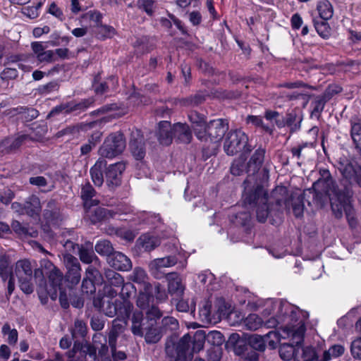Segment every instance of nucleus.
I'll return each instance as SVG.
<instances>
[{
	"label": "nucleus",
	"instance_id": "12",
	"mask_svg": "<svg viewBox=\"0 0 361 361\" xmlns=\"http://www.w3.org/2000/svg\"><path fill=\"white\" fill-rule=\"evenodd\" d=\"M166 280L168 283L167 291L171 297V302L173 304V301L183 298L185 287L180 275L176 272L168 273L166 276Z\"/></svg>",
	"mask_w": 361,
	"mask_h": 361
},
{
	"label": "nucleus",
	"instance_id": "46",
	"mask_svg": "<svg viewBox=\"0 0 361 361\" xmlns=\"http://www.w3.org/2000/svg\"><path fill=\"white\" fill-rule=\"evenodd\" d=\"M317 11L322 21L330 19L333 16V8L329 1L321 2L317 6Z\"/></svg>",
	"mask_w": 361,
	"mask_h": 361
},
{
	"label": "nucleus",
	"instance_id": "59",
	"mask_svg": "<svg viewBox=\"0 0 361 361\" xmlns=\"http://www.w3.org/2000/svg\"><path fill=\"white\" fill-rule=\"evenodd\" d=\"M204 99V95L200 93H197L195 95L183 99L181 103L185 106H197L202 104Z\"/></svg>",
	"mask_w": 361,
	"mask_h": 361
},
{
	"label": "nucleus",
	"instance_id": "3",
	"mask_svg": "<svg viewBox=\"0 0 361 361\" xmlns=\"http://www.w3.org/2000/svg\"><path fill=\"white\" fill-rule=\"evenodd\" d=\"M307 316L306 312L297 307L288 303H281L279 314L276 317L269 319L266 322V325L269 328H274L281 324L282 337L283 338L290 337L293 343H299L303 341L305 331V320Z\"/></svg>",
	"mask_w": 361,
	"mask_h": 361
},
{
	"label": "nucleus",
	"instance_id": "2",
	"mask_svg": "<svg viewBox=\"0 0 361 361\" xmlns=\"http://www.w3.org/2000/svg\"><path fill=\"white\" fill-rule=\"evenodd\" d=\"M319 172L320 177L317 179V204L319 203L321 207H323L329 202L337 219L343 216L344 211L350 226L355 227L357 222L354 217V209L350 204L353 191L347 187L343 190L338 189L329 170L320 169Z\"/></svg>",
	"mask_w": 361,
	"mask_h": 361
},
{
	"label": "nucleus",
	"instance_id": "41",
	"mask_svg": "<svg viewBox=\"0 0 361 361\" xmlns=\"http://www.w3.org/2000/svg\"><path fill=\"white\" fill-rule=\"evenodd\" d=\"M302 118L298 117L295 112L291 111L285 116L286 126L290 128L291 133L298 130L300 128Z\"/></svg>",
	"mask_w": 361,
	"mask_h": 361
},
{
	"label": "nucleus",
	"instance_id": "39",
	"mask_svg": "<svg viewBox=\"0 0 361 361\" xmlns=\"http://www.w3.org/2000/svg\"><path fill=\"white\" fill-rule=\"evenodd\" d=\"M28 137L27 135H21L14 139H6L2 144L6 147L7 152H11L18 149Z\"/></svg>",
	"mask_w": 361,
	"mask_h": 361
},
{
	"label": "nucleus",
	"instance_id": "55",
	"mask_svg": "<svg viewBox=\"0 0 361 361\" xmlns=\"http://www.w3.org/2000/svg\"><path fill=\"white\" fill-rule=\"evenodd\" d=\"M154 293L157 301L158 302H164L168 299V293L159 282H156L153 285V294Z\"/></svg>",
	"mask_w": 361,
	"mask_h": 361
},
{
	"label": "nucleus",
	"instance_id": "18",
	"mask_svg": "<svg viewBox=\"0 0 361 361\" xmlns=\"http://www.w3.org/2000/svg\"><path fill=\"white\" fill-rule=\"evenodd\" d=\"M187 340H188V337H185L176 348L173 339H166L165 352L170 359L169 361H185V355L183 353V348L188 345Z\"/></svg>",
	"mask_w": 361,
	"mask_h": 361
},
{
	"label": "nucleus",
	"instance_id": "9",
	"mask_svg": "<svg viewBox=\"0 0 361 361\" xmlns=\"http://www.w3.org/2000/svg\"><path fill=\"white\" fill-rule=\"evenodd\" d=\"M177 262L178 258L175 255L156 258L149 262V271L156 279H166L167 274L164 272V269L173 267Z\"/></svg>",
	"mask_w": 361,
	"mask_h": 361
},
{
	"label": "nucleus",
	"instance_id": "47",
	"mask_svg": "<svg viewBox=\"0 0 361 361\" xmlns=\"http://www.w3.org/2000/svg\"><path fill=\"white\" fill-rule=\"evenodd\" d=\"M92 341L95 345H101V347L98 350V354L99 356L104 357L107 355L109 352V346L106 344V338L102 334H94L92 337Z\"/></svg>",
	"mask_w": 361,
	"mask_h": 361
},
{
	"label": "nucleus",
	"instance_id": "53",
	"mask_svg": "<svg viewBox=\"0 0 361 361\" xmlns=\"http://www.w3.org/2000/svg\"><path fill=\"white\" fill-rule=\"evenodd\" d=\"M247 165L245 164V159L240 156L235 159L231 166V173L234 176H240L246 171Z\"/></svg>",
	"mask_w": 361,
	"mask_h": 361
},
{
	"label": "nucleus",
	"instance_id": "14",
	"mask_svg": "<svg viewBox=\"0 0 361 361\" xmlns=\"http://www.w3.org/2000/svg\"><path fill=\"white\" fill-rule=\"evenodd\" d=\"M228 127L226 119L219 118L209 121L207 124L208 138L214 142H219L228 130Z\"/></svg>",
	"mask_w": 361,
	"mask_h": 361
},
{
	"label": "nucleus",
	"instance_id": "51",
	"mask_svg": "<svg viewBox=\"0 0 361 361\" xmlns=\"http://www.w3.org/2000/svg\"><path fill=\"white\" fill-rule=\"evenodd\" d=\"M87 333L86 324L80 319H76L74 322V328L72 330L73 338H85Z\"/></svg>",
	"mask_w": 361,
	"mask_h": 361
},
{
	"label": "nucleus",
	"instance_id": "49",
	"mask_svg": "<svg viewBox=\"0 0 361 361\" xmlns=\"http://www.w3.org/2000/svg\"><path fill=\"white\" fill-rule=\"evenodd\" d=\"M244 324L247 329L255 331L262 326V320L257 314H250L245 319Z\"/></svg>",
	"mask_w": 361,
	"mask_h": 361
},
{
	"label": "nucleus",
	"instance_id": "20",
	"mask_svg": "<svg viewBox=\"0 0 361 361\" xmlns=\"http://www.w3.org/2000/svg\"><path fill=\"white\" fill-rule=\"evenodd\" d=\"M161 245V239L149 233L142 234L136 240L135 245L141 252H149Z\"/></svg>",
	"mask_w": 361,
	"mask_h": 361
},
{
	"label": "nucleus",
	"instance_id": "58",
	"mask_svg": "<svg viewBox=\"0 0 361 361\" xmlns=\"http://www.w3.org/2000/svg\"><path fill=\"white\" fill-rule=\"evenodd\" d=\"M96 284L97 283L89 279V278L87 279L86 277H84L81 285V290L82 293L87 295L94 294L96 292Z\"/></svg>",
	"mask_w": 361,
	"mask_h": 361
},
{
	"label": "nucleus",
	"instance_id": "34",
	"mask_svg": "<svg viewBox=\"0 0 361 361\" xmlns=\"http://www.w3.org/2000/svg\"><path fill=\"white\" fill-rule=\"evenodd\" d=\"M116 213L106 208L98 207L94 211V213L90 216V221L92 224H97L102 221L108 220L114 217Z\"/></svg>",
	"mask_w": 361,
	"mask_h": 361
},
{
	"label": "nucleus",
	"instance_id": "52",
	"mask_svg": "<svg viewBox=\"0 0 361 361\" xmlns=\"http://www.w3.org/2000/svg\"><path fill=\"white\" fill-rule=\"evenodd\" d=\"M179 327L178 320L173 317H165L161 320V331L164 332L174 331Z\"/></svg>",
	"mask_w": 361,
	"mask_h": 361
},
{
	"label": "nucleus",
	"instance_id": "57",
	"mask_svg": "<svg viewBox=\"0 0 361 361\" xmlns=\"http://www.w3.org/2000/svg\"><path fill=\"white\" fill-rule=\"evenodd\" d=\"M19 114L25 121H31L39 116V112L34 108L20 107Z\"/></svg>",
	"mask_w": 361,
	"mask_h": 361
},
{
	"label": "nucleus",
	"instance_id": "35",
	"mask_svg": "<svg viewBox=\"0 0 361 361\" xmlns=\"http://www.w3.org/2000/svg\"><path fill=\"white\" fill-rule=\"evenodd\" d=\"M156 325L147 324L145 327L146 331L145 334V340L147 343H157L161 337V330L155 326Z\"/></svg>",
	"mask_w": 361,
	"mask_h": 361
},
{
	"label": "nucleus",
	"instance_id": "5",
	"mask_svg": "<svg viewBox=\"0 0 361 361\" xmlns=\"http://www.w3.org/2000/svg\"><path fill=\"white\" fill-rule=\"evenodd\" d=\"M253 147L249 142L248 136L241 130L229 131L224 142V150L228 156H233L240 152L250 153Z\"/></svg>",
	"mask_w": 361,
	"mask_h": 361
},
{
	"label": "nucleus",
	"instance_id": "33",
	"mask_svg": "<svg viewBox=\"0 0 361 361\" xmlns=\"http://www.w3.org/2000/svg\"><path fill=\"white\" fill-rule=\"evenodd\" d=\"M130 315V314L128 315L116 314V318L112 321V327L109 333H113L115 335L119 336L126 329Z\"/></svg>",
	"mask_w": 361,
	"mask_h": 361
},
{
	"label": "nucleus",
	"instance_id": "10",
	"mask_svg": "<svg viewBox=\"0 0 361 361\" xmlns=\"http://www.w3.org/2000/svg\"><path fill=\"white\" fill-rule=\"evenodd\" d=\"M63 262L66 268V281L71 286L78 284L81 279V267L78 259L71 254H66Z\"/></svg>",
	"mask_w": 361,
	"mask_h": 361
},
{
	"label": "nucleus",
	"instance_id": "26",
	"mask_svg": "<svg viewBox=\"0 0 361 361\" xmlns=\"http://www.w3.org/2000/svg\"><path fill=\"white\" fill-rule=\"evenodd\" d=\"M173 137L177 142L188 144L192 138V132L186 123H177L173 126Z\"/></svg>",
	"mask_w": 361,
	"mask_h": 361
},
{
	"label": "nucleus",
	"instance_id": "36",
	"mask_svg": "<svg viewBox=\"0 0 361 361\" xmlns=\"http://www.w3.org/2000/svg\"><path fill=\"white\" fill-rule=\"evenodd\" d=\"M345 348L340 344L331 345L328 350H324L320 361H330L333 358H337L345 353Z\"/></svg>",
	"mask_w": 361,
	"mask_h": 361
},
{
	"label": "nucleus",
	"instance_id": "4",
	"mask_svg": "<svg viewBox=\"0 0 361 361\" xmlns=\"http://www.w3.org/2000/svg\"><path fill=\"white\" fill-rule=\"evenodd\" d=\"M120 288L121 289L118 295L122 300H108L106 303H103L102 310L109 317H114L116 314L128 315L133 311V305L130 301V298L136 291L134 285L130 282H124Z\"/></svg>",
	"mask_w": 361,
	"mask_h": 361
},
{
	"label": "nucleus",
	"instance_id": "25",
	"mask_svg": "<svg viewBox=\"0 0 361 361\" xmlns=\"http://www.w3.org/2000/svg\"><path fill=\"white\" fill-rule=\"evenodd\" d=\"M78 247V255L82 262L90 264L94 263V265L100 266V260L94 254L92 249V245L90 243H87L84 245Z\"/></svg>",
	"mask_w": 361,
	"mask_h": 361
},
{
	"label": "nucleus",
	"instance_id": "38",
	"mask_svg": "<svg viewBox=\"0 0 361 361\" xmlns=\"http://www.w3.org/2000/svg\"><path fill=\"white\" fill-rule=\"evenodd\" d=\"M102 133L97 131L92 134L87 143L80 147L81 155L88 154L101 141Z\"/></svg>",
	"mask_w": 361,
	"mask_h": 361
},
{
	"label": "nucleus",
	"instance_id": "44",
	"mask_svg": "<svg viewBox=\"0 0 361 361\" xmlns=\"http://www.w3.org/2000/svg\"><path fill=\"white\" fill-rule=\"evenodd\" d=\"M11 228L16 233L23 236L29 235L35 238L38 234L35 229L24 226L18 221H13L11 224Z\"/></svg>",
	"mask_w": 361,
	"mask_h": 361
},
{
	"label": "nucleus",
	"instance_id": "22",
	"mask_svg": "<svg viewBox=\"0 0 361 361\" xmlns=\"http://www.w3.org/2000/svg\"><path fill=\"white\" fill-rule=\"evenodd\" d=\"M271 338L277 340L279 338V333L275 331H270L264 336L257 334L252 335L248 338V345L250 348L259 352H263L266 348V341H267L268 338Z\"/></svg>",
	"mask_w": 361,
	"mask_h": 361
},
{
	"label": "nucleus",
	"instance_id": "37",
	"mask_svg": "<svg viewBox=\"0 0 361 361\" xmlns=\"http://www.w3.org/2000/svg\"><path fill=\"white\" fill-rule=\"evenodd\" d=\"M316 357V350L312 347L300 348L298 345L295 361H313Z\"/></svg>",
	"mask_w": 361,
	"mask_h": 361
},
{
	"label": "nucleus",
	"instance_id": "64",
	"mask_svg": "<svg viewBox=\"0 0 361 361\" xmlns=\"http://www.w3.org/2000/svg\"><path fill=\"white\" fill-rule=\"evenodd\" d=\"M350 353L354 359L361 360V337L351 343Z\"/></svg>",
	"mask_w": 361,
	"mask_h": 361
},
{
	"label": "nucleus",
	"instance_id": "23",
	"mask_svg": "<svg viewBox=\"0 0 361 361\" xmlns=\"http://www.w3.org/2000/svg\"><path fill=\"white\" fill-rule=\"evenodd\" d=\"M153 302V285L145 284V288L139 291L136 299V305L140 310H145L152 305H154Z\"/></svg>",
	"mask_w": 361,
	"mask_h": 361
},
{
	"label": "nucleus",
	"instance_id": "17",
	"mask_svg": "<svg viewBox=\"0 0 361 361\" xmlns=\"http://www.w3.org/2000/svg\"><path fill=\"white\" fill-rule=\"evenodd\" d=\"M11 262L8 256L5 255L0 256V277L3 281L8 279L7 293L11 295L15 289L14 274Z\"/></svg>",
	"mask_w": 361,
	"mask_h": 361
},
{
	"label": "nucleus",
	"instance_id": "13",
	"mask_svg": "<svg viewBox=\"0 0 361 361\" xmlns=\"http://www.w3.org/2000/svg\"><path fill=\"white\" fill-rule=\"evenodd\" d=\"M42 217L47 225H59L63 220L60 207L55 200H49L46 202L42 211Z\"/></svg>",
	"mask_w": 361,
	"mask_h": 361
},
{
	"label": "nucleus",
	"instance_id": "7",
	"mask_svg": "<svg viewBox=\"0 0 361 361\" xmlns=\"http://www.w3.org/2000/svg\"><path fill=\"white\" fill-rule=\"evenodd\" d=\"M354 159H349L346 157H341L336 164V167L343 178L349 183L355 181L361 188V166H355Z\"/></svg>",
	"mask_w": 361,
	"mask_h": 361
},
{
	"label": "nucleus",
	"instance_id": "50",
	"mask_svg": "<svg viewBox=\"0 0 361 361\" xmlns=\"http://www.w3.org/2000/svg\"><path fill=\"white\" fill-rule=\"evenodd\" d=\"M85 277H86L87 279L89 278V279H90L97 284H102L104 281V277L102 276L100 271L92 265H90L86 269Z\"/></svg>",
	"mask_w": 361,
	"mask_h": 361
},
{
	"label": "nucleus",
	"instance_id": "27",
	"mask_svg": "<svg viewBox=\"0 0 361 361\" xmlns=\"http://www.w3.org/2000/svg\"><path fill=\"white\" fill-rule=\"evenodd\" d=\"M157 135L160 144L169 145L173 138V127H171V123L166 121L159 122Z\"/></svg>",
	"mask_w": 361,
	"mask_h": 361
},
{
	"label": "nucleus",
	"instance_id": "32",
	"mask_svg": "<svg viewBox=\"0 0 361 361\" xmlns=\"http://www.w3.org/2000/svg\"><path fill=\"white\" fill-rule=\"evenodd\" d=\"M103 283L106 285L119 288L121 286L123 285L124 279L120 274L116 272L114 270L107 269L104 271Z\"/></svg>",
	"mask_w": 361,
	"mask_h": 361
},
{
	"label": "nucleus",
	"instance_id": "61",
	"mask_svg": "<svg viewBox=\"0 0 361 361\" xmlns=\"http://www.w3.org/2000/svg\"><path fill=\"white\" fill-rule=\"evenodd\" d=\"M207 341L214 345H221L224 341L223 334L217 331H210L207 336Z\"/></svg>",
	"mask_w": 361,
	"mask_h": 361
},
{
	"label": "nucleus",
	"instance_id": "11",
	"mask_svg": "<svg viewBox=\"0 0 361 361\" xmlns=\"http://www.w3.org/2000/svg\"><path fill=\"white\" fill-rule=\"evenodd\" d=\"M129 149L136 160H142L146 154V145L140 130L133 128L129 140Z\"/></svg>",
	"mask_w": 361,
	"mask_h": 361
},
{
	"label": "nucleus",
	"instance_id": "43",
	"mask_svg": "<svg viewBox=\"0 0 361 361\" xmlns=\"http://www.w3.org/2000/svg\"><path fill=\"white\" fill-rule=\"evenodd\" d=\"M94 249L98 254L102 256H106L107 258H109L114 252L112 244L107 240H99L96 243Z\"/></svg>",
	"mask_w": 361,
	"mask_h": 361
},
{
	"label": "nucleus",
	"instance_id": "42",
	"mask_svg": "<svg viewBox=\"0 0 361 361\" xmlns=\"http://www.w3.org/2000/svg\"><path fill=\"white\" fill-rule=\"evenodd\" d=\"M130 279L133 282L140 284L142 288H145V284H151L148 280V276L145 269L141 267H135L130 275Z\"/></svg>",
	"mask_w": 361,
	"mask_h": 361
},
{
	"label": "nucleus",
	"instance_id": "60",
	"mask_svg": "<svg viewBox=\"0 0 361 361\" xmlns=\"http://www.w3.org/2000/svg\"><path fill=\"white\" fill-rule=\"evenodd\" d=\"M20 290L25 294H31L34 291L32 278L18 279Z\"/></svg>",
	"mask_w": 361,
	"mask_h": 361
},
{
	"label": "nucleus",
	"instance_id": "6",
	"mask_svg": "<svg viewBox=\"0 0 361 361\" xmlns=\"http://www.w3.org/2000/svg\"><path fill=\"white\" fill-rule=\"evenodd\" d=\"M126 148V140L120 132L110 134L99 149V154L105 158H114L121 154Z\"/></svg>",
	"mask_w": 361,
	"mask_h": 361
},
{
	"label": "nucleus",
	"instance_id": "56",
	"mask_svg": "<svg viewBox=\"0 0 361 361\" xmlns=\"http://www.w3.org/2000/svg\"><path fill=\"white\" fill-rule=\"evenodd\" d=\"M71 113V108L70 102H65V103H61L59 105H57L55 107H54L51 110V111L49 113L47 117L49 118L51 116H54L59 114H69Z\"/></svg>",
	"mask_w": 361,
	"mask_h": 361
},
{
	"label": "nucleus",
	"instance_id": "63",
	"mask_svg": "<svg viewBox=\"0 0 361 361\" xmlns=\"http://www.w3.org/2000/svg\"><path fill=\"white\" fill-rule=\"evenodd\" d=\"M95 190L90 183H86L81 188V198L86 202L94 196Z\"/></svg>",
	"mask_w": 361,
	"mask_h": 361
},
{
	"label": "nucleus",
	"instance_id": "24",
	"mask_svg": "<svg viewBox=\"0 0 361 361\" xmlns=\"http://www.w3.org/2000/svg\"><path fill=\"white\" fill-rule=\"evenodd\" d=\"M24 210L25 214L35 219H39L42 212L39 198L35 195L29 196L24 202Z\"/></svg>",
	"mask_w": 361,
	"mask_h": 361
},
{
	"label": "nucleus",
	"instance_id": "8",
	"mask_svg": "<svg viewBox=\"0 0 361 361\" xmlns=\"http://www.w3.org/2000/svg\"><path fill=\"white\" fill-rule=\"evenodd\" d=\"M94 345L87 341H75L73 348L66 353V355L70 359L74 358L76 356L77 359L75 360L78 361H87V357L90 359V361H99L97 355V348Z\"/></svg>",
	"mask_w": 361,
	"mask_h": 361
},
{
	"label": "nucleus",
	"instance_id": "15",
	"mask_svg": "<svg viewBox=\"0 0 361 361\" xmlns=\"http://www.w3.org/2000/svg\"><path fill=\"white\" fill-rule=\"evenodd\" d=\"M126 169L124 162L111 164L106 171V183L110 189H114L121 183L122 173Z\"/></svg>",
	"mask_w": 361,
	"mask_h": 361
},
{
	"label": "nucleus",
	"instance_id": "30",
	"mask_svg": "<svg viewBox=\"0 0 361 361\" xmlns=\"http://www.w3.org/2000/svg\"><path fill=\"white\" fill-rule=\"evenodd\" d=\"M106 161L99 159L90 169V175L94 184L96 186H102L104 183L103 169L106 167Z\"/></svg>",
	"mask_w": 361,
	"mask_h": 361
},
{
	"label": "nucleus",
	"instance_id": "48",
	"mask_svg": "<svg viewBox=\"0 0 361 361\" xmlns=\"http://www.w3.org/2000/svg\"><path fill=\"white\" fill-rule=\"evenodd\" d=\"M94 99L92 98H88L82 100L78 103H75L73 101L70 102L71 113L75 112L77 114H80L81 112L87 110L90 106H91L94 103Z\"/></svg>",
	"mask_w": 361,
	"mask_h": 361
},
{
	"label": "nucleus",
	"instance_id": "40",
	"mask_svg": "<svg viewBox=\"0 0 361 361\" xmlns=\"http://www.w3.org/2000/svg\"><path fill=\"white\" fill-rule=\"evenodd\" d=\"M145 315L147 324L156 325L157 321L162 317L163 312L157 306L152 305L145 310Z\"/></svg>",
	"mask_w": 361,
	"mask_h": 361
},
{
	"label": "nucleus",
	"instance_id": "21",
	"mask_svg": "<svg viewBox=\"0 0 361 361\" xmlns=\"http://www.w3.org/2000/svg\"><path fill=\"white\" fill-rule=\"evenodd\" d=\"M107 262L110 267L119 271H128L132 268L130 259L124 254L120 252L114 253L107 258Z\"/></svg>",
	"mask_w": 361,
	"mask_h": 361
},
{
	"label": "nucleus",
	"instance_id": "62",
	"mask_svg": "<svg viewBox=\"0 0 361 361\" xmlns=\"http://www.w3.org/2000/svg\"><path fill=\"white\" fill-rule=\"evenodd\" d=\"M195 135L201 141H206L208 139L207 124L206 122L202 125L192 126Z\"/></svg>",
	"mask_w": 361,
	"mask_h": 361
},
{
	"label": "nucleus",
	"instance_id": "31",
	"mask_svg": "<svg viewBox=\"0 0 361 361\" xmlns=\"http://www.w3.org/2000/svg\"><path fill=\"white\" fill-rule=\"evenodd\" d=\"M291 341L290 343H281L279 346V355L283 360H290L293 359L295 360V357L297 351V347L300 344L302 341L299 343H293V341L290 337L288 338Z\"/></svg>",
	"mask_w": 361,
	"mask_h": 361
},
{
	"label": "nucleus",
	"instance_id": "19",
	"mask_svg": "<svg viewBox=\"0 0 361 361\" xmlns=\"http://www.w3.org/2000/svg\"><path fill=\"white\" fill-rule=\"evenodd\" d=\"M48 275L50 288L47 290V293L52 300H55L58 297V289L61 287L63 279V274L59 269L56 268L50 272H46Z\"/></svg>",
	"mask_w": 361,
	"mask_h": 361
},
{
	"label": "nucleus",
	"instance_id": "1",
	"mask_svg": "<svg viewBox=\"0 0 361 361\" xmlns=\"http://www.w3.org/2000/svg\"><path fill=\"white\" fill-rule=\"evenodd\" d=\"M265 149L259 147L250 157L247 163L246 172L248 173L243 185V203L246 206L255 207L256 217L259 222L264 223L270 218L272 224H276L285 210H293L296 217H300L304 212L303 194L294 192L290 198H287L285 188H279L274 191L271 196L264 190L262 183L257 180L259 171L263 172V178L267 179L269 170L261 169L264 161Z\"/></svg>",
	"mask_w": 361,
	"mask_h": 361
},
{
	"label": "nucleus",
	"instance_id": "45",
	"mask_svg": "<svg viewBox=\"0 0 361 361\" xmlns=\"http://www.w3.org/2000/svg\"><path fill=\"white\" fill-rule=\"evenodd\" d=\"M341 91V88L337 86H329L326 90L325 92L322 95V98L317 100V111L319 109H323L324 104L329 101L334 94L338 93Z\"/></svg>",
	"mask_w": 361,
	"mask_h": 361
},
{
	"label": "nucleus",
	"instance_id": "28",
	"mask_svg": "<svg viewBox=\"0 0 361 361\" xmlns=\"http://www.w3.org/2000/svg\"><path fill=\"white\" fill-rule=\"evenodd\" d=\"M33 266L27 259H20L16 262L14 274L18 279L32 278Z\"/></svg>",
	"mask_w": 361,
	"mask_h": 361
},
{
	"label": "nucleus",
	"instance_id": "54",
	"mask_svg": "<svg viewBox=\"0 0 361 361\" xmlns=\"http://www.w3.org/2000/svg\"><path fill=\"white\" fill-rule=\"evenodd\" d=\"M2 334L8 335L7 341L10 345H16L18 341V334L16 329H11L8 323L4 324L2 327Z\"/></svg>",
	"mask_w": 361,
	"mask_h": 361
},
{
	"label": "nucleus",
	"instance_id": "29",
	"mask_svg": "<svg viewBox=\"0 0 361 361\" xmlns=\"http://www.w3.org/2000/svg\"><path fill=\"white\" fill-rule=\"evenodd\" d=\"M145 318L141 311H135L131 317V331L135 336H143L145 327L147 325V321L144 322Z\"/></svg>",
	"mask_w": 361,
	"mask_h": 361
},
{
	"label": "nucleus",
	"instance_id": "16",
	"mask_svg": "<svg viewBox=\"0 0 361 361\" xmlns=\"http://www.w3.org/2000/svg\"><path fill=\"white\" fill-rule=\"evenodd\" d=\"M188 337L187 340L188 345L183 348V353L185 355V361H190L192 359L193 353L199 352L204 347L203 340H192V338L189 334L184 335L178 341L176 336H171L167 339H173L175 346L177 348L179 346L180 341L185 338Z\"/></svg>",
	"mask_w": 361,
	"mask_h": 361
}]
</instances>
